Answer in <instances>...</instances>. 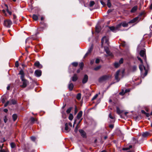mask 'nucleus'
<instances>
[{
    "label": "nucleus",
    "mask_w": 152,
    "mask_h": 152,
    "mask_svg": "<svg viewBox=\"0 0 152 152\" xmlns=\"http://www.w3.org/2000/svg\"><path fill=\"white\" fill-rule=\"evenodd\" d=\"M111 76L110 75H105L102 76L99 79L98 81L100 83L107 80L110 78Z\"/></svg>",
    "instance_id": "obj_1"
},
{
    "label": "nucleus",
    "mask_w": 152,
    "mask_h": 152,
    "mask_svg": "<svg viewBox=\"0 0 152 152\" xmlns=\"http://www.w3.org/2000/svg\"><path fill=\"white\" fill-rule=\"evenodd\" d=\"M140 54L142 57L143 58L144 61L146 64H147L146 61V58L145 55V49H143V50H140Z\"/></svg>",
    "instance_id": "obj_2"
},
{
    "label": "nucleus",
    "mask_w": 152,
    "mask_h": 152,
    "mask_svg": "<svg viewBox=\"0 0 152 152\" xmlns=\"http://www.w3.org/2000/svg\"><path fill=\"white\" fill-rule=\"evenodd\" d=\"M12 24V22L10 20L7 19L4 20V25L7 27L10 28Z\"/></svg>",
    "instance_id": "obj_3"
},
{
    "label": "nucleus",
    "mask_w": 152,
    "mask_h": 152,
    "mask_svg": "<svg viewBox=\"0 0 152 152\" xmlns=\"http://www.w3.org/2000/svg\"><path fill=\"white\" fill-rule=\"evenodd\" d=\"M102 45L104 43L108 44V39L106 36L104 37L101 40Z\"/></svg>",
    "instance_id": "obj_4"
},
{
    "label": "nucleus",
    "mask_w": 152,
    "mask_h": 152,
    "mask_svg": "<svg viewBox=\"0 0 152 152\" xmlns=\"http://www.w3.org/2000/svg\"><path fill=\"white\" fill-rule=\"evenodd\" d=\"M21 81L22 82L23 84L21 85L20 86L22 88H24L26 87L28 83V82L26 79L23 80H21Z\"/></svg>",
    "instance_id": "obj_5"
},
{
    "label": "nucleus",
    "mask_w": 152,
    "mask_h": 152,
    "mask_svg": "<svg viewBox=\"0 0 152 152\" xmlns=\"http://www.w3.org/2000/svg\"><path fill=\"white\" fill-rule=\"evenodd\" d=\"M104 50L107 53V54L109 56H112V54L110 52L109 48L107 47H104Z\"/></svg>",
    "instance_id": "obj_6"
},
{
    "label": "nucleus",
    "mask_w": 152,
    "mask_h": 152,
    "mask_svg": "<svg viewBox=\"0 0 152 152\" xmlns=\"http://www.w3.org/2000/svg\"><path fill=\"white\" fill-rule=\"evenodd\" d=\"M140 20V18H139V17H136L132 20H130L129 22V23H133L137 22V21H139Z\"/></svg>",
    "instance_id": "obj_7"
},
{
    "label": "nucleus",
    "mask_w": 152,
    "mask_h": 152,
    "mask_svg": "<svg viewBox=\"0 0 152 152\" xmlns=\"http://www.w3.org/2000/svg\"><path fill=\"white\" fill-rule=\"evenodd\" d=\"M120 72V70H118L117 71L115 74V79L117 81V82H118L120 80V79L119 78L118 76L119 74V73Z\"/></svg>",
    "instance_id": "obj_8"
},
{
    "label": "nucleus",
    "mask_w": 152,
    "mask_h": 152,
    "mask_svg": "<svg viewBox=\"0 0 152 152\" xmlns=\"http://www.w3.org/2000/svg\"><path fill=\"white\" fill-rule=\"evenodd\" d=\"M34 74L37 77H39L41 75L42 72L40 70H35Z\"/></svg>",
    "instance_id": "obj_9"
},
{
    "label": "nucleus",
    "mask_w": 152,
    "mask_h": 152,
    "mask_svg": "<svg viewBox=\"0 0 152 152\" xmlns=\"http://www.w3.org/2000/svg\"><path fill=\"white\" fill-rule=\"evenodd\" d=\"M37 34H36L35 35L31 36L29 38H28L26 39V42H27L30 39H31L33 40H35L37 39Z\"/></svg>",
    "instance_id": "obj_10"
},
{
    "label": "nucleus",
    "mask_w": 152,
    "mask_h": 152,
    "mask_svg": "<svg viewBox=\"0 0 152 152\" xmlns=\"http://www.w3.org/2000/svg\"><path fill=\"white\" fill-rule=\"evenodd\" d=\"M88 77L87 75H85L82 79V83L85 84L88 81Z\"/></svg>",
    "instance_id": "obj_11"
},
{
    "label": "nucleus",
    "mask_w": 152,
    "mask_h": 152,
    "mask_svg": "<svg viewBox=\"0 0 152 152\" xmlns=\"http://www.w3.org/2000/svg\"><path fill=\"white\" fill-rule=\"evenodd\" d=\"M8 101L9 102V105H14L17 103L16 101L14 99H10Z\"/></svg>",
    "instance_id": "obj_12"
},
{
    "label": "nucleus",
    "mask_w": 152,
    "mask_h": 152,
    "mask_svg": "<svg viewBox=\"0 0 152 152\" xmlns=\"http://www.w3.org/2000/svg\"><path fill=\"white\" fill-rule=\"evenodd\" d=\"M34 64L36 66L40 69L42 67V65L40 64L39 61H36L35 63Z\"/></svg>",
    "instance_id": "obj_13"
},
{
    "label": "nucleus",
    "mask_w": 152,
    "mask_h": 152,
    "mask_svg": "<svg viewBox=\"0 0 152 152\" xmlns=\"http://www.w3.org/2000/svg\"><path fill=\"white\" fill-rule=\"evenodd\" d=\"M109 28L110 30L113 32L115 33L118 31L117 28H116V27L114 26H113L109 27Z\"/></svg>",
    "instance_id": "obj_14"
},
{
    "label": "nucleus",
    "mask_w": 152,
    "mask_h": 152,
    "mask_svg": "<svg viewBox=\"0 0 152 152\" xmlns=\"http://www.w3.org/2000/svg\"><path fill=\"white\" fill-rule=\"evenodd\" d=\"M71 79L73 81H76L78 79V77L77 75L76 74H75L73 76L71 77Z\"/></svg>",
    "instance_id": "obj_15"
},
{
    "label": "nucleus",
    "mask_w": 152,
    "mask_h": 152,
    "mask_svg": "<svg viewBox=\"0 0 152 152\" xmlns=\"http://www.w3.org/2000/svg\"><path fill=\"white\" fill-rule=\"evenodd\" d=\"M83 115V112L82 111H80L77 114V118L78 119H79L82 117Z\"/></svg>",
    "instance_id": "obj_16"
},
{
    "label": "nucleus",
    "mask_w": 152,
    "mask_h": 152,
    "mask_svg": "<svg viewBox=\"0 0 152 152\" xmlns=\"http://www.w3.org/2000/svg\"><path fill=\"white\" fill-rule=\"evenodd\" d=\"M79 132L83 137H86L85 133L83 129L79 130Z\"/></svg>",
    "instance_id": "obj_17"
},
{
    "label": "nucleus",
    "mask_w": 152,
    "mask_h": 152,
    "mask_svg": "<svg viewBox=\"0 0 152 152\" xmlns=\"http://www.w3.org/2000/svg\"><path fill=\"white\" fill-rule=\"evenodd\" d=\"M65 130L66 132H68L69 131L70 129L68 127V124L67 123H66L65 124Z\"/></svg>",
    "instance_id": "obj_18"
},
{
    "label": "nucleus",
    "mask_w": 152,
    "mask_h": 152,
    "mask_svg": "<svg viewBox=\"0 0 152 152\" xmlns=\"http://www.w3.org/2000/svg\"><path fill=\"white\" fill-rule=\"evenodd\" d=\"M150 135V133L148 132H144L142 134V136L143 137H146Z\"/></svg>",
    "instance_id": "obj_19"
},
{
    "label": "nucleus",
    "mask_w": 152,
    "mask_h": 152,
    "mask_svg": "<svg viewBox=\"0 0 152 152\" xmlns=\"http://www.w3.org/2000/svg\"><path fill=\"white\" fill-rule=\"evenodd\" d=\"M74 85L72 83H70L68 86V88L70 91H72L73 89Z\"/></svg>",
    "instance_id": "obj_20"
},
{
    "label": "nucleus",
    "mask_w": 152,
    "mask_h": 152,
    "mask_svg": "<svg viewBox=\"0 0 152 152\" xmlns=\"http://www.w3.org/2000/svg\"><path fill=\"white\" fill-rule=\"evenodd\" d=\"M137 6H135L134 7H133L132 9L131 12H134L137 9Z\"/></svg>",
    "instance_id": "obj_21"
},
{
    "label": "nucleus",
    "mask_w": 152,
    "mask_h": 152,
    "mask_svg": "<svg viewBox=\"0 0 152 152\" xmlns=\"http://www.w3.org/2000/svg\"><path fill=\"white\" fill-rule=\"evenodd\" d=\"M143 68H144L145 70L146 68L145 66H144L142 64H141L139 66V68L140 70L142 71L143 69Z\"/></svg>",
    "instance_id": "obj_22"
},
{
    "label": "nucleus",
    "mask_w": 152,
    "mask_h": 152,
    "mask_svg": "<svg viewBox=\"0 0 152 152\" xmlns=\"http://www.w3.org/2000/svg\"><path fill=\"white\" fill-rule=\"evenodd\" d=\"M31 123L32 124L34 123L35 121H37V119H35L33 117H31L30 118Z\"/></svg>",
    "instance_id": "obj_23"
},
{
    "label": "nucleus",
    "mask_w": 152,
    "mask_h": 152,
    "mask_svg": "<svg viewBox=\"0 0 152 152\" xmlns=\"http://www.w3.org/2000/svg\"><path fill=\"white\" fill-rule=\"evenodd\" d=\"M17 115L16 114H14L12 115V117L14 121H15L17 118Z\"/></svg>",
    "instance_id": "obj_24"
},
{
    "label": "nucleus",
    "mask_w": 152,
    "mask_h": 152,
    "mask_svg": "<svg viewBox=\"0 0 152 152\" xmlns=\"http://www.w3.org/2000/svg\"><path fill=\"white\" fill-rule=\"evenodd\" d=\"M93 49V45H91L88 50L87 52L89 54L91 53Z\"/></svg>",
    "instance_id": "obj_25"
},
{
    "label": "nucleus",
    "mask_w": 152,
    "mask_h": 152,
    "mask_svg": "<svg viewBox=\"0 0 152 152\" xmlns=\"http://www.w3.org/2000/svg\"><path fill=\"white\" fill-rule=\"evenodd\" d=\"M121 23H122V26L124 27H126L128 26V23H126V22H124Z\"/></svg>",
    "instance_id": "obj_26"
},
{
    "label": "nucleus",
    "mask_w": 152,
    "mask_h": 152,
    "mask_svg": "<svg viewBox=\"0 0 152 152\" xmlns=\"http://www.w3.org/2000/svg\"><path fill=\"white\" fill-rule=\"evenodd\" d=\"M121 26L122 23H120L117 25L115 27L116 28H117V30H118V31L119 30V28H121Z\"/></svg>",
    "instance_id": "obj_27"
},
{
    "label": "nucleus",
    "mask_w": 152,
    "mask_h": 152,
    "mask_svg": "<svg viewBox=\"0 0 152 152\" xmlns=\"http://www.w3.org/2000/svg\"><path fill=\"white\" fill-rule=\"evenodd\" d=\"M33 18L34 20H37L38 19V17L36 15L34 14L33 15Z\"/></svg>",
    "instance_id": "obj_28"
},
{
    "label": "nucleus",
    "mask_w": 152,
    "mask_h": 152,
    "mask_svg": "<svg viewBox=\"0 0 152 152\" xmlns=\"http://www.w3.org/2000/svg\"><path fill=\"white\" fill-rule=\"evenodd\" d=\"M73 115L71 113H70L69 114V120L71 121L73 119Z\"/></svg>",
    "instance_id": "obj_29"
},
{
    "label": "nucleus",
    "mask_w": 152,
    "mask_h": 152,
    "mask_svg": "<svg viewBox=\"0 0 152 152\" xmlns=\"http://www.w3.org/2000/svg\"><path fill=\"white\" fill-rule=\"evenodd\" d=\"M100 31V29L98 26L96 27V31L97 33H99Z\"/></svg>",
    "instance_id": "obj_30"
},
{
    "label": "nucleus",
    "mask_w": 152,
    "mask_h": 152,
    "mask_svg": "<svg viewBox=\"0 0 152 152\" xmlns=\"http://www.w3.org/2000/svg\"><path fill=\"white\" fill-rule=\"evenodd\" d=\"M101 68V66L100 65H99L94 68V70L95 71H97L100 69Z\"/></svg>",
    "instance_id": "obj_31"
},
{
    "label": "nucleus",
    "mask_w": 152,
    "mask_h": 152,
    "mask_svg": "<svg viewBox=\"0 0 152 152\" xmlns=\"http://www.w3.org/2000/svg\"><path fill=\"white\" fill-rule=\"evenodd\" d=\"M95 4L94 2L93 1H91L90 2L89 4V6L90 7H92Z\"/></svg>",
    "instance_id": "obj_32"
},
{
    "label": "nucleus",
    "mask_w": 152,
    "mask_h": 152,
    "mask_svg": "<svg viewBox=\"0 0 152 152\" xmlns=\"http://www.w3.org/2000/svg\"><path fill=\"white\" fill-rule=\"evenodd\" d=\"M116 110L117 113L118 114H120L121 113V110H120L119 108L118 107H116Z\"/></svg>",
    "instance_id": "obj_33"
},
{
    "label": "nucleus",
    "mask_w": 152,
    "mask_h": 152,
    "mask_svg": "<svg viewBox=\"0 0 152 152\" xmlns=\"http://www.w3.org/2000/svg\"><path fill=\"white\" fill-rule=\"evenodd\" d=\"M120 64L118 62H115L114 64V66L115 67L117 68L120 66Z\"/></svg>",
    "instance_id": "obj_34"
},
{
    "label": "nucleus",
    "mask_w": 152,
    "mask_h": 152,
    "mask_svg": "<svg viewBox=\"0 0 152 152\" xmlns=\"http://www.w3.org/2000/svg\"><path fill=\"white\" fill-rule=\"evenodd\" d=\"M119 94L122 96L124 95L125 94V92L124 91V90L123 89L122 90L121 92H120L119 93Z\"/></svg>",
    "instance_id": "obj_35"
},
{
    "label": "nucleus",
    "mask_w": 152,
    "mask_h": 152,
    "mask_svg": "<svg viewBox=\"0 0 152 152\" xmlns=\"http://www.w3.org/2000/svg\"><path fill=\"white\" fill-rule=\"evenodd\" d=\"M72 107H71L69 108L66 111V112L68 114L70 113L72 110Z\"/></svg>",
    "instance_id": "obj_36"
},
{
    "label": "nucleus",
    "mask_w": 152,
    "mask_h": 152,
    "mask_svg": "<svg viewBox=\"0 0 152 152\" xmlns=\"http://www.w3.org/2000/svg\"><path fill=\"white\" fill-rule=\"evenodd\" d=\"M83 62H81L79 64V66L80 67V69L81 70H82L83 66Z\"/></svg>",
    "instance_id": "obj_37"
},
{
    "label": "nucleus",
    "mask_w": 152,
    "mask_h": 152,
    "mask_svg": "<svg viewBox=\"0 0 152 152\" xmlns=\"http://www.w3.org/2000/svg\"><path fill=\"white\" fill-rule=\"evenodd\" d=\"M81 97V95L80 93H79L77 94V99L79 100L80 99Z\"/></svg>",
    "instance_id": "obj_38"
},
{
    "label": "nucleus",
    "mask_w": 152,
    "mask_h": 152,
    "mask_svg": "<svg viewBox=\"0 0 152 152\" xmlns=\"http://www.w3.org/2000/svg\"><path fill=\"white\" fill-rule=\"evenodd\" d=\"M78 63L77 62H74L72 63V64L74 66H77L78 65Z\"/></svg>",
    "instance_id": "obj_39"
},
{
    "label": "nucleus",
    "mask_w": 152,
    "mask_h": 152,
    "mask_svg": "<svg viewBox=\"0 0 152 152\" xmlns=\"http://www.w3.org/2000/svg\"><path fill=\"white\" fill-rule=\"evenodd\" d=\"M10 145L12 148H14L15 146V144L13 142L10 143Z\"/></svg>",
    "instance_id": "obj_40"
},
{
    "label": "nucleus",
    "mask_w": 152,
    "mask_h": 152,
    "mask_svg": "<svg viewBox=\"0 0 152 152\" xmlns=\"http://www.w3.org/2000/svg\"><path fill=\"white\" fill-rule=\"evenodd\" d=\"M137 69V67L135 66H133L132 67V70L133 72H134Z\"/></svg>",
    "instance_id": "obj_41"
},
{
    "label": "nucleus",
    "mask_w": 152,
    "mask_h": 152,
    "mask_svg": "<svg viewBox=\"0 0 152 152\" xmlns=\"http://www.w3.org/2000/svg\"><path fill=\"white\" fill-rule=\"evenodd\" d=\"M107 6L109 7V8H110L111 7V4L110 3V1H107Z\"/></svg>",
    "instance_id": "obj_42"
},
{
    "label": "nucleus",
    "mask_w": 152,
    "mask_h": 152,
    "mask_svg": "<svg viewBox=\"0 0 152 152\" xmlns=\"http://www.w3.org/2000/svg\"><path fill=\"white\" fill-rule=\"evenodd\" d=\"M6 7H7V12L10 15H11L12 14V12L10 11L8 9V7H7V5H6Z\"/></svg>",
    "instance_id": "obj_43"
},
{
    "label": "nucleus",
    "mask_w": 152,
    "mask_h": 152,
    "mask_svg": "<svg viewBox=\"0 0 152 152\" xmlns=\"http://www.w3.org/2000/svg\"><path fill=\"white\" fill-rule=\"evenodd\" d=\"M31 139L32 141H34L36 140V138L32 136L31 137Z\"/></svg>",
    "instance_id": "obj_44"
},
{
    "label": "nucleus",
    "mask_w": 152,
    "mask_h": 152,
    "mask_svg": "<svg viewBox=\"0 0 152 152\" xmlns=\"http://www.w3.org/2000/svg\"><path fill=\"white\" fill-rule=\"evenodd\" d=\"M19 74L20 75H24V73L23 71L22 70H20Z\"/></svg>",
    "instance_id": "obj_45"
},
{
    "label": "nucleus",
    "mask_w": 152,
    "mask_h": 152,
    "mask_svg": "<svg viewBox=\"0 0 152 152\" xmlns=\"http://www.w3.org/2000/svg\"><path fill=\"white\" fill-rule=\"evenodd\" d=\"M4 121L5 123H6L8 119L6 116H5L4 118Z\"/></svg>",
    "instance_id": "obj_46"
},
{
    "label": "nucleus",
    "mask_w": 152,
    "mask_h": 152,
    "mask_svg": "<svg viewBox=\"0 0 152 152\" xmlns=\"http://www.w3.org/2000/svg\"><path fill=\"white\" fill-rule=\"evenodd\" d=\"M24 75H21L20 76V79L21 80H25V79L24 78Z\"/></svg>",
    "instance_id": "obj_47"
},
{
    "label": "nucleus",
    "mask_w": 152,
    "mask_h": 152,
    "mask_svg": "<svg viewBox=\"0 0 152 152\" xmlns=\"http://www.w3.org/2000/svg\"><path fill=\"white\" fill-rule=\"evenodd\" d=\"M123 58H121L120 59V60L119 61V63L121 64L123 63Z\"/></svg>",
    "instance_id": "obj_48"
},
{
    "label": "nucleus",
    "mask_w": 152,
    "mask_h": 152,
    "mask_svg": "<svg viewBox=\"0 0 152 152\" xmlns=\"http://www.w3.org/2000/svg\"><path fill=\"white\" fill-rule=\"evenodd\" d=\"M9 102H8V101L6 102V103L4 105V107H6L8 105H9Z\"/></svg>",
    "instance_id": "obj_49"
},
{
    "label": "nucleus",
    "mask_w": 152,
    "mask_h": 152,
    "mask_svg": "<svg viewBox=\"0 0 152 152\" xmlns=\"http://www.w3.org/2000/svg\"><path fill=\"white\" fill-rule=\"evenodd\" d=\"M100 62V59L99 58H96V60L95 62L96 64L99 63Z\"/></svg>",
    "instance_id": "obj_50"
},
{
    "label": "nucleus",
    "mask_w": 152,
    "mask_h": 152,
    "mask_svg": "<svg viewBox=\"0 0 152 152\" xmlns=\"http://www.w3.org/2000/svg\"><path fill=\"white\" fill-rule=\"evenodd\" d=\"M98 96V94H96V95H95L94 96V97H93V98H92V100H94Z\"/></svg>",
    "instance_id": "obj_51"
},
{
    "label": "nucleus",
    "mask_w": 152,
    "mask_h": 152,
    "mask_svg": "<svg viewBox=\"0 0 152 152\" xmlns=\"http://www.w3.org/2000/svg\"><path fill=\"white\" fill-rule=\"evenodd\" d=\"M109 117L111 119H113L114 117L112 116L111 114V113H110L109 115Z\"/></svg>",
    "instance_id": "obj_52"
},
{
    "label": "nucleus",
    "mask_w": 152,
    "mask_h": 152,
    "mask_svg": "<svg viewBox=\"0 0 152 152\" xmlns=\"http://www.w3.org/2000/svg\"><path fill=\"white\" fill-rule=\"evenodd\" d=\"M137 59H138V60H139V61H140V62H141L142 64V63L143 62H142V60L141 59L140 57H137Z\"/></svg>",
    "instance_id": "obj_53"
},
{
    "label": "nucleus",
    "mask_w": 152,
    "mask_h": 152,
    "mask_svg": "<svg viewBox=\"0 0 152 152\" xmlns=\"http://www.w3.org/2000/svg\"><path fill=\"white\" fill-rule=\"evenodd\" d=\"M77 125H78V124ZM77 126H77L76 127L74 130L75 132L76 133L77 132L78 130V128Z\"/></svg>",
    "instance_id": "obj_54"
},
{
    "label": "nucleus",
    "mask_w": 152,
    "mask_h": 152,
    "mask_svg": "<svg viewBox=\"0 0 152 152\" xmlns=\"http://www.w3.org/2000/svg\"><path fill=\"white\" fill-rule=\"evenodd\" d=\"M145 73H144V74L143 75L144 77L145 76L147 75V70L146 69L145 70Z\"/></svg>",
    "instance_id": "obj_55"
},
{
    "label": "nucleus",
    "mask_w": 152,
    "mask_h": 152,
    "mask_svg": "<svg viewBox=\"0 0 152 152\" xmlns=\"http://www.w3.org/2000/svg\"><path fill=\"white\" fill-rule=\"evenodd\" d=\"M77 112V108L76 106H75V113L76 114Z\"/></svg>",
    "instance_id": "obj_56"
},
{
    "label": "nucleus",
    "mask_w": 152,
    "mask_h": 152,
    "mask_svg": "<svg viewBox=\"0 0 152 152\" xmlns=\"http://www.w3.org/2000/svg\"><path fill=\"white\" fill-rule=\"evenodd\" d=\"M15 65L16 67H18V61H16L15 63Z\"/></svg>",
    "instance_id": "obj_57"
},
{
    "label": "nucleus",
    "mask_w": 152,
    "mask_h": 152,
    "mask_svg": "<svg viewBox=\"0 0 152 152\" xmlns=\"http://www.w3.org/2000/svg\"><path fill=\"white\" fill-rule=\"evenodd\" d=\"M130 91V90L129 89H126L124 91L125 92V94L127 92H129Z\"/></svg>",
    "instance_id": "obj_58"
},
{
    "label": "nucleus",
    "mask_w": 152,
    "mask_h": 152,
    "mask_svg": "<svg viewBox=\"0 0 152 152\" xmlns=\"http://www.w3.org/2000/svg\"><path fill=\"white\" fill-rule=\"evenodd\" d=\"M109 126L110 128H113L114 127V125L113 124H110Z\"/></svg>",
    "instance_id": "obj_59"
},
{
    "label": "nucleus",
    "mask_w": 152,
    "mask_h": 152,
    "mask_svg": "<svg viewBox=\"0 0 152 152\" xmlns=\"http://www.w3.org/2000/svg\"><path fill=\"white\" fill-rule=\"evenodd\" d=\"M89 54V53L87 52L85 54V55L84 56V57L85 58V57H86Z\"/></svg>",
    "instance_id": "obj_60"
},
{
    "label": "nucleus",
    "mask_w": 152,
    "mask_h": 152,
    "mask_svg": "<svg viewBox=\"0 0 152 152\" xmlns=\"http://www.w3.org/2000/svg\"><path fill=\"white\" fill-rule=\"evenodd\" d=\"M145 115L148 117H149V114L148 113H146Z\"/></svg>",
    "instance_id": "obj_61"
},
{
    "label": "nucleus",
    "mask_w": 152,
    "mask_h": 152,
    "mask_svg": "<svg viewBox=\"0 0 152 152\" xmlns=\"http://www.w3.org/2000/svg\"><path fill=\"white\" fill-rule=\"evenodd\" d=\"M8 110L7 109H4V112L7 113L8 112Z\"/></svg>",
    "instance_id": "obj_62"
},
{
    "label": "nucleus",
    "mask_w": 152,
    "mask_h": 152,
    "mask_svg": "<svg viewBox=\"0 0 152 152\" xmlns=\"http://www.w3.org/2000/svg\"><path fill=\"white\" fill-rule=\"evenodd\" d=\"M112 12V10L110 9V10H109L107 11V12L108 13H109L111 12Z\"/></svg>",
    "instance_id": "obj_63"
},
{
    "label": "nucleus",
    "mask_w": 152,
    "mask_h": 152,
    "mask_svg": "<svg viewBox=\"0 0 152 152\" xmlns=\"http://www.w3.org/2000/svg\"><path fill=\"white\" fill-rule=\"evenodd\" d=\"M0 152H6L4 149H2L0 151Z\"/></svg>",
    "instance_id": "obj_64"
}]
</instances>
